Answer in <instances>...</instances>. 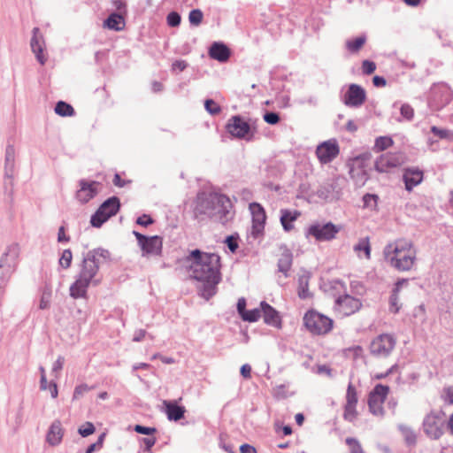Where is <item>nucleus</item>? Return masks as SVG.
Instances as JSON below:
<instances>
[{
	"label": "nucleus",
	"mask_w": 453,
	"mask_h": 453,
	"mask_svg": "<svg viewBox=\"0 0 453 453\" xmlns=\"http://www.w3.org/2000/svg\"><path fill=\"white\" fill-rule=\"evenodd\" d=\"M190 261L191 277L201 284L198 292L205 300L217 293V286L221 280L220 257L215 253H206L194 250L187 257Z\"/></svg>",
	"instance_id": "1"
},
{
	"label": "nucleus",
	"mask_w": 453,
	"mask_h": 453,
	"mask_svg": "<svg viewBox=\"0 0 453 453\" xmlns=\"http://www.w3.org/2000/svg\"><path fill=\"white\" fill-rule=\"evenodd\" d=\"M111 261V252L104 248H96L83 253L79 273L69 288L70 296L73 299L86 298L88 287L96 286L100 282L96 279L100 267Z\"/></svg>",
	"instance_id": "2"
},
{
	"label": "nucleus",
	"mask_w": 453,
	"mask_h": 453,
	"mask_svg": "<svg viewBox=\"0 0 453 453\" xmlns=\"http://www.w3.org/2000/svg\"><path fill=\"white\" fill-rule=\"evenodd\" d=\"M231 208V201L226 195L213 193L202 199L194 212L196 219L200 215H205L225 224L230 218Z\"/></svg>",
	"instance_id": "3"
},
{
	"label": "nucleus",
	"mask_w": 453,
	"mask_h": 453,
	"mask_svg": "<svg viewBox=\"0 0 453 453\" xmlns=\"http://www.w3.org/2000/svg\"><path fill=\"white\" fill-rule=\"evenodd\" d=\"M303 324L311 334L318 335L327 334L333 327L331 319L312 310L305 313Z\"/></svg>",
	"instance_id": "4"
},
{
	"label": "nucleus",
	"mask_w": 453,
	"mask_h": 453,
	"mask_svg": "<svg viewBox=\"0 0 453 453\" xmlns=\"http://www.w3.org/2000/svg\"><path fill=\"white\" fill-rule=\"evenodd\" d=\"M445 424V414L442 411H432L425 417L423 429L429 438L436 440L442 435Z\"/></svg>",
	"instance_id": "5"
},
{
	"label": "nucleus",
	"mask_w": 453,
	"mask_h": 453,
	"mask_svg": "<svg viewBox=\"0 0 453 453\" xmlns=\"http://www.w3.org/2000/svg\"><path fill=\"white\" fill-rule=\"evenodd\" d=\"M226 129L234 138L250 142L254 137V131L250 125L240 115L232 116L228 119Z\"/></svg>",
	"instance_id": "6"
},
{
	"label": "nucleus",
	"mask_w": 453,
	"mask_h": 453,
	"mask_svg": "<svg viewBox=\"0 0 453 453\" xmlns=\"http://www.w3.org/2000/svg\"><path fill=\"white\" fill-rule=\"evenodd\" d=\"M396 344L395 338L389 334H382L374 338L370 344V352L376 357H388Z\"/></svg>",
	"instance_id": "7"
},
{
	"label": "nucleus",
	"mask_w": 453,
	"mask_h": 453,
	"mask_svg": "<svg viewBox=\"0 0 453 453\" xmlns=\"http://www.w3.org/2000/svg\"><path fill=\"white\" fill-rule=\"evenodd\" d=\"M138 245L142 251V256H160L163 249V239L158 235L146 236L137 231L133 232Z\"/></svg>",
	"instance_id": "8"
},
{
	"label": "nucleus",
	"mask_w": 453,
	"mask_h": 453,
	"mask_svg": "<svg viewBox=\"0 0 453 453\" xmlns=\"http://www.w3.org/2000/svg\"><path fill=\"white\" fill-rule=\"evenodd\" d=\"M342 226L332 222L325 224H313L309 226L307 234L314 237L318 242H330L335 239Z\"/></svg>",
	"instance_id": "9"
},
{
	"label": "nucleus",
	"mask_w": 453,
	"mask_h": 453,
	"mask_svg": "<svg viewBox=\"0 0 453 453\" xmlns=\"http://www.w3.org/2000/svg\"><path fill=\"white\" fill-rule=\"evenodd\" d=\"M389 392V387L377 384L370 392L368 397V406L370 411L376 416H382L384 414L383 403Z\"/></svg>",
	"instance_id": "10"
},
{
	"label": "nucleus",
	"mask_w": 453,
	"mask_h": 453,
	"mask_svg": "<svg viewBox=\"0 0 453 453\" xmlns=\"http://www.w3.org/2000/svg\"><path fill=\"white\" fill-rule=\"evenodd\" d=\"M362 303L358 298L349 295L340 296L334 302V311L342 317L354 314L360 310Z\"/></svg>",
	"instance_id": "11"
},
{
	"label": "nucleus",
	"mask_w": 453,
	"mask_h": 453,
	"mask_svg": "<svg viewBox=\"0 0 453 453\" xmlns=\"http://www.w3.org/2000/svg\"><path fill=\"white\" fill-rule=\"evenodd\" d=\"M366 100V92L360 85L352 83L348 87L345 92L342 102L350 108H358L362 106Z\"/></svg>",
	"instance_id": "12"
},
{
	"label": "nucleus",
	"mask_w": 453,
	"mask_h": 453,
	"mask_svg": "<svg viewBox=\"0 0 453 453\" xmlns=\"http://www.w3.org/2000/svg\"><path fill=\"white\" fill-rule=\"evenodd\" d=\"M250 210L252 215L251 234L257 238L263 233L265 229L266 214L263 206L258 203H251L250 204Z\"/></svg>",
	"instance_id": "13"
},
{
	"label": "nucleus",
	"mask_w": 453,
	"mask_h": 453,
	"mask_svg": "<svg viewBox=\"0 0 453 453\" xmlns=\"http://www.w3.org/2000/svg\"><path fill=\"white\" fill-rule=\"evenodd\" d=\"M389 265L396 269L397 271L406 272L410 271L416 260L415 253H400V254H389V256H384Z\"/></svg>",
	"instance_id": "14"
},
{
	"label": "nucleus",
	"mask_w": 453,
	"mask_h": 453,
	"mask_svg": "<svg viewBox=\"0 0 453 453\" xmlns=\"http://www.w3.org/2000/svg\"><path fill=\"white\" fill-rule=\"evenodd\" d=\"M339 146L336 142H324L317 147L316 155L322 164L332 162L339 154Z\"/></svg>",
	"instance_id": "15"
},
{
	"label": "nucleus",
	"mask_w": 453,
	"mask_h": 453,
	"mask_svg": "<svg viewBox=\"0 0 453 453\" xmlns=\"http://www.w3.org/2000/svg\"><path fill=\"white\" fill-rule=\"evenodd\" d=\"M79 185L80 189L76 193V197L80 202L86 203L97 195V186H99L100 183L98 181H88L82 179L79 181Z\"/></svg>",
	"instance_id": "16"
},
{
	"label": "nucleus",
	"mask_w": 453,
	"mask_h": 453,
	"mask_svg": "<svg viewBox=\"0 0 453 453\" xmlns=\"http://www.w3.org/2000/svg\"><path fill=\"white\" fill-rule=\"evenodd\" d=\"M19 255V247L18 244L10 245L6 251L3 254L0 264L1 266H5L6 273H13L18 265V258Z\"/></svg>",
	"instance_id": "17"
},
{
	"label": "nucleus",
	"mask_w": 453,
	"mask_h": 453,
	"mask_svg": "<svg viewBox=\"0 0 453 453\" xmlns=\"http://www.w3.org/2000/svg\"><path fill=\"white\" fill-rule=\"evenodd\" d=\"M403 162L401 156L386 153L379 157L375 161V169L380 173H387L390 169L399 166Z\"/></svg>",
	"instance_id": "18"
},
{
	"label": "nucleus",
	"mask_w": 453,
	"mask_h": 453,
	"mask_svg": "<svg viewBox=\"0 0 453 453\" xmlns=\"http://www.w3.org/2000/svg\"><path fill=\"white\" fill-rule=\"evenodd\" d=\"M261 311L263 313L264 322L275 327L281 326V319L279 311L265 301L260 303Z\"/></svg>",
	"instance_id": "19"
},
{
	"label": "nucleus",
	"mask_w": 453,
	"mask_h": 453,
	"mask_svg": "<svg viewBox=\"0 0 453 453\" xmlns=\"http://www.w3.org/2000/svg\"><path fill=\"white\" fill-rule=\"evenodd\" d=\"M40 29L38 27H34L33 29V36L31 38L30 46L32 51L35 54V58L37 61L41 65H44L46 62V58L43 55L44 50V41L42 35H39Z\"/></svg>",
	"instance_id": "20"
},
{
	"label": "nucleus",
	"mask_w": 453,
	"mask_h": 453,
	"mask_svg": "<svg viewBox=\"0 0 453 453\" xmlns=\"http://www.w3.org/2000/svg\"><path fill=\"white\" fill-rule=\"evenodd\" d=\"M15 169V148L12 144H8L5 149L4 157V179L10 180L9 184L12 185V178ZM5 185L7 182L5 181Z\"/></svg>",
	"instance_id": "21"
},
{
	"label": "nucleus",
	"mask_w": 453,
	"mask_h": 453,
	"mask_svg": "<svg viewBox=\"0 0 453 453\" xmlns=\"http://www.w3.org/2000/svg\"><path fill=\"white\" fill-rule=\"evenodd\" d=\"M280 250L282 252L278 259L277 267L278 271L288 278L293 264V253L286 245L281 246Z\"/></svg>",
	"instance_id": "22"
},
{
	"label": "nucleus",
	"mask_w": 453,
	"mask_h": 453,
	"mask_svg": "<svg viewBox=\"0 0 453 453\" xmlns=\"http://www.w3.org/2000/svg\"><path fill=\"white\" fill-rule=\"evenodd\" d=\"M231 55L230 49L223 42H215L209 49V56L219 62H226Z\"/></svg>",
	"instance_id": "23"
},
{
	"label": "nucleus",
	"mask_w": 453,
	"mask_h": 453,
	"mask_svg": "<svg viewBox=\"0 0 453 453\" xmlns=\"http://www.w3.org/2000/svg\"><path fill=\"white\" fill-rule=\"evenodd\" d=\"M403 178L406 190L411 191L423 180V172L418 168H407L404 170Z\"/></svg>",
	"instance_id": "24"
},
{
	"label": "nucleus",
	"mask_w": 453,
	"mask_h": 453,
	"mask_svg": "<svg viewBox=\"0 0 453 453\" xmlns=\"http://www.w3.org/2000/svg\"><path fill=\"white\" fill-rule=\"evenodd\" d=\"M165 407V414L170 421H179L184 418L186 409L184 406L179 405L176 401H166L163 402Z\"/></svg>",
	"instance_id": "25"
},
{
	"label": "nucleus",
	"mask_w": 453,
	"mask_h": 453,
	"mask_svg": "<svg viewBox=\"0 0 453 453\" xmlns=\"http://www.w3.org/2000/svg\"><path fill=\"white\" fill-rule=\"evenodd\" d=\"M301 273H302L298 276L297 295L300 299L305 300L312 296L309 291V283L311 278V273L305 269H302Z\"/></svg>",
	"instance_id": "26"
},
{
	"label": "nucleus",
	"mask_w": 453,
	"mask_h": 453,
	"mask_svg": "<svg viewBox=\"0 0 453 453\" xmlns=\"http://www.w3.org/2000/svg\"><path fill=\"white\" fill-rule=\"evenodd\" d=\"M63 437L62 425L59 420H55L50 425L46 434V441L49 444L55 446L60 443Z\"/></svg>",
	"instance_id": "27"
},
{
	"label": "nucleus",
	"mask_w": 453,
	"mask_h": 453,
	"mask_svg": "<svg viewBox=\"0 0 453 453\" xmlns=\"http://www.w3.org/2000/svg\"><path fill=\"white\" fill-rule=\"evenodd\" d=\"M412 247L411 242L405 240H397L394 243H388L383 250L384 256H389V254H400V253H411L410 250Z\"/></svg>",
	"instance_id": "28"
},
{
	"label": "nucleus",
	"mask_w": 453,
	"mask_h": 453,
	"mask_svg": "<svg viewBox=\"0 0 453 453\" xmlns=\"http://www.w3.org/2000/svg\"><path fill=\"white\" fill-rule=\"evenodd\" d=\"M120 207L119 199L117 196H111L106 199L97 209L102 214H105L106 218H111L117 214Z\"/></svg>",
	"instance_id": "29"
},
{
	"label": "nucleus",
	"mask_w": 453,
	"mask_h": 453,
	"mask_svg": "<svg viewBox=\"0 0 453 453\" xmlns=\"http://www.w3.org/2000/svg\"><path fill=\"white\" fill-rule=\"evenodd\" d=\"M301 213L298 211H289L287 209L280 210V223L286 232H289L294 228L293 222L296 221Z\"/></svg>",
	"instance_id": "30"
},
{
	"label": "nucleus",
	"mask_w": 453,
	"mask_h": 453,
	"mask_svg": "<svg viewBox=\"0 0 453 453\" xmlns=\"http://www.w3.org/2000/svg\"><path fill=\"white\" fill-rule=\"evenodd\" d=\"M104 26L115 31H120L125 26L124 19L119 13L113 12L104 20Z\"/></svg>",
	"instance_id": "31"
},
{
	"label": "nucleus",
	"mask_w": 453,
	"mask_h": 453,
	"mask_svg": "<svg viewBox=\"0 0 453 453\" xmlns=\"http://www.w3.org/2000/svg\"><path fill=\"white\" fill-rule=\"evenodd\" d=\"M355 252L359 253L363 251L366 259L371 258V245L369 237L361 238L353 247Z\"/></svg>",
	"instance_id": "32"
},
{
	"label": "nucleus",
	"mask_w": 453,
	"mask_h": 453,
	"mask_svg": "<svg viewBox=\"0 0 453 453\" xmlns=\"http://www.w3.org/2000/svg\"><path fill=\"white\" fill-rule=\"evenodd\" d=\"M55 112L62 117H71L75 113L73 106L64 101H58L56 104Z\"/></svg>",
	"instance_id": "33"
},
{
	"label": "nucleus",
	"mask_w": 453,
	"mask_h": 453,
	"mask_svg": "<svg viewBox=\"0 0 453 453\" xmlns=\"http://www.w3.org/2000/svg\"><path fill=\"white\" fill-rule=\"evenodd\" d=\"M398 428L408 445H414L417 441V434L416 433L408 426L399 425Z\"/></svg>",
	"instance_id": "34"
},
{
	"label": "nucleus",
	"mask_w": 453,
	"mask_h": 453,
	"mask_svg": "<svg viewBox=\"0 0 453 453\" xmlns=\"http://www.w3.org/2000/svg\"><path fill=\"white\" fill-rule=\"evenodd\" d=\"M365 41L366 37L365 35L356 37L355 39L352 40H348L346 42V48L349 52H357L365 43Z\"/></svg>",
	"instance_id": "35"
},
{
	"label": "nucleus",
	"mask_w": 453,
	"mask_h": 453,
	"mask_svg": "<svg viewBox=\"0 0 453 453\" xmlns=\"http://www.w3.org/2000/svg\"><path fill=\"white\" fill-rule=\"evenodd\" d=\"M362 200L364 208L376 211L379 200V196L377 195L367 193L364 195Z\"/></svg>",
	"instance_id": "36"
},
{
	"label": "nucleus",
	"mask_w": 453,
	"mask_h": 453,
	"mask_svg": "<svg viewBox=\"0 0 453 453\" xmlns=\"http://www.w3.org/2000/svg\"><path fill=\"white\" fill-rule=\"evenodd\" d=\"M261 308H256L252 310H247L244 314H242V319L244 321L248 322H256L261 317Z\"/></svg>",
	"instance_id": "37"
},
{
	"label": "nucleus",
	"mask_w": 453,
	"mask_h": 453,
	"mask_svg": "<svg viewBox=\"0 0 453 453\" xmlns=\"http://www.w3.org/2000/svg\"><path fill=\"white\" fill-rule=\"evenodd\" d=\"M73 253L70 249H66L62 252L59 258V265L64 269H68L72 265Z\"/></svg>",
	"instance_id": "38"
},
{
	"label": "nucleus",
	"mask_w": 453,
	"mask_h": 453,
	"mask_svg": "<svg viewBox=\"0 0 453 453\" xmlns=\"http://www.w3.org/2000/svg\"><path fill=\"white\" fill-rule=\"evenodd\" d=\"M357 403V391L354 386L349 383L347 388V394H346V404L345 405H350V406H356Z\"/></svg>",
	"instance_id": "39"
},
{
	"label": "nucleus",
	"mask_w": 453,
	"mask_h": 453,
	"mask_svg": "<svg viewBox=\"0 0 453 453\" xmlns=\"http://www.w3.org/2000/svg\"><path fill=\"white\" fill-rule=\"evenodd\" d=\"M431 132L437 137L441 138V139H446V140H449V141H452L453 140V132L448 130V129H443V128H440V127H437L435 126L432 127H431Z\"/></svg>",
	"instance_id": "40"
},
{
	"label": "nucleus",
	"mask_w": 453,
	"mask_h": 453,
	"mask_svg": "<svg viewBox=\"0 0 453 453\" xmlns=\"http://www.w3.org/2000/svg\"><path fill=\"white\" fill-rule=\"evenodd\" d=\"M109 218H106L105 214H102L101 211H97L91 216L90 223L94 227H100L107 221Z\"/></svg>",
	"instance_id": "41"
},
{
	"label": "nucleus",
	"mask_w": 453,
	"mask_h": 453,
	"mask_svg": "<svg viewBox=\"0 0 453 453\" xmlns=\"http://www.w3.org/2000/svg\"><path fill=\"white\" fill-rule=\"evenodd\" d=\"M203 14L200 9H194L189 12L188 19L191 25L199 26L203 20Z\"/></svg>",
	"instance_id": "42"
},
{
	"label": "nucleus",
	"mask_w": 453,
	"mask_h": 453,
	"mask_svg": "<svg viewBox=\"0 0 453 453\" xmlns=\"http://www.w3.org/2000/svg\"><path fill=\"white\" fill-rule=\"evenodd\" d=\"M204 108L211 115H217L221 111V107L212 99L205 100Z\"/></svg>",
	"instance_id": "43"
},
{
	"label": "nucleus",
	"mask_w": 453,
	"mask_h": 453,
	"mask_svg": "<svg viewBox=\"0 0 453 453\" xmlns=\"http://www.w3.org/2000/svg\"><path fill=\"white\" fill-rule=\"evenodd\" d=\"M393 144V140L390 137L380 136L375 141V147L380 150H384Z\"/></svg>",
	"instance_id": "44"
},
{
	"label": "nucleus",
	"mask_w": 453,
	"mask_h": 453,
	"mask_svg": "<svg viewBox=\"0 0 453 453\" xmlns=\"http://www.w3.org/2000/svg\"><path fill=\"white\" fill-rule=\"evenodd\" d=\"M346 444L349 447L350 453H363L362 447L357 439L348 437Z\"/></svg>",
	"instance_id": "45"
},
{
	"label": "nucleus",
	"mask_w": 453,
	"mask_h": 453,
	"mask_svg": "<svg viewBox=\"0 0 453 453\" xmlns=\"http://www.w3.org/2000/svg\"><path fill=\"white\" fill-rule=\"evenodd\" d=\"M166 21L169 27H176L180 24V15L176 12H171L166 17Z\"/></svg>",
	"instance_id": "46"
},
{
	"label": "nucleus",
	"mask_w": 453,
	"mask_h": 453,
	"mask_svg": "<svg viewBox=\"0 0 453 453\" xmlns=\"http://www.w3.org/2000/svg\"><path fill=\"white\" fill-rule=\"evenodd\" d=\"M399 296L397 292L392 291V294L389 297V311L393 313H397L400 310V306L398 305Z\"/></svg>",
	"instance_id": "47"
},
{
	"label": "nucleus",
	"mask_w": 453,
	"mask_h": 453,
	"mask_svg": "<svg viewBox=\"0 0 453 453\" xmlns=\"http://www.w3.org/2000/svg\"><path fill=\"white\" fill-rule=\"evenodd\" d=\"M94 432H95V426L91 422H86L78 430V433L82 437H87V436L92 434Z\"/></svg>",
	"instance_id": "48"
},
{
	"label": "nucleus",
	"mask_w": 453,
	"mask_h": 453,
	"mask_svg": "<svg viewBox=\"0 0 453 453\" xmlns=\"http://www.w3.org/2000/svg\"><path fill=\"white\" fill-rule=\"evenodd\" d=\"M280 118V115L279 113L277 112H274V111H266L265 114H264V120L267 123V124H270V125H276L277 123H279Z\"/></svg>",
	"instance_id": "49"
},
{
	"label": "nucleus",
	"mask_w": 453,
	"mask_h": 453,
	"mask_svg": "<svg viewBox=\"0 0 453 453\" xmlns=\"http://www.w3.org/2000/svg\"><path fill=\"white\" fill-rule=\"evenodd\" d=\"M356 406L345 405L343 417L348 421H353L357 417Z\"/></svg>",
	"instance_id": "50"
},
{
	"label": "nucleus",
	"mask_w": 453,
	"mask_h": 453,
	"mask_svg": "<svg viewBox=\"0 0 453 453\" xmlns=\"http://www.w3.org/2000/svg\"><path fill=\"white\" fill-rule=\"evenodd\" d=\"M50 296H51V292L50 290L43 291L42 297L40 299V303H39V308L41 310H45L50 307Z\"/></svg>",
	"instance_id": "51"
},
{
	"label": "nucleus",
	"mask_w": 453,
	"mask_h": 453,
	"mask_svg": "<svg viewBox=\"0 0 453 453\" xmlns=\"http://www.w3.org/2000/svg\"><path fill=\"white\" fill-rule=\"evenodd\" d=\"M400 112H401V115L408 120L412 119V118L414 116L413 108L410 104H404L401 106Z\"/></svg>",
	"instance_id": "52"
},
{
	"label": "nucleus",
	"mask_w": 453,
	"mask_h": 453,
	"mask_svg": "<svg viewBox=\"0 0 453 453\" xmlns=\"http://www.w3.org/2000/svg\"><path fill=\"white\" fill-rule=\"evenodd\" d=\"M376 69V65L374 62L370 60H364L362 63V71L364 74L369 75L372 74Z\"/></svg>",
	"instance_id": "53"
},
{
	"label": "nucleus",
	"mask_w": 453,
	"mask_h": 453,
	"mask_svg": "<svg viewBox=\"0 0 453 453\" xmlns=\"http://www.w3.org/2000/svg\"><path fill=\"white\" fill-rule=\"evenodd\" d=\"M89 390V388L87 384H81L75 387L73 395V400H77L81 398L85 393Z\"/></svg>",
	"instance_id": "54"
},
{
	"label": "nucleus",
	"mask_w": 453,
	"mask_h": 453,
	"mask_svg": "<svg viewBox=\"0 0 453 453\" xmlns=\"http://www.w3.org/2000/svg\"><path fill=\"white\" fill-rule=\"evenodd\" d=\"M134 431L141 434L152 435L154 433L157 432V429L155 427L135 425Z\"/></svg>",
	"instance_id": "55"
},
{
	"label": "nucleus",
	"mask_w": 453,
	"mask_h": 453,
	"mask_svg": "<svg viewBox=\"0 0 453 453\" xmlns=\"http://www.w3.org/2000/svg\"><path fill=\"white\" fill-rule=\"evenodd\" d=\"M226 244L227 245V248L230 250L231 252H235L238 249V242L237 238H235L234 235H229L226 238L225 241Z\"/></svg>",
	"instance_id": "56"
},
{
	"label": "nucleus",
	"mask_w": 453,
	"mask_h": 453,
	"mask_svg": "<svg viewBox=\"0 0 453 453\" xmlns=\"http://www.w3.org/2000/svg\"><path fill=\"white\" fill-rule=\"evenodd\" d=\"M136 223L142 226H148L153 223V219L150 215L142 214L137 218Z\"/></svg>",
	"instance_id": "57"
},
{
	"label": "nucleus",
	"mask_w": 453,
	"mask_h": 453,
	"mask_svg": "<svg viewBox=\"0 0 453 453\" xmlns=\"http://www.w3.org/2000/svg\"><path fill=\"white\" fill-rule=\"evenodd\" d=\"M69 241H70V236L65 234V226H59L58 233V242H68Z\"/></svg>",
	"instance_id": "58"
},
{
	"label": "nucleus",
	"mask_w": 453,
	"mask_h": 453,
	"mask_svg": "<svg viewBox=\"0 0 453 453\" xmlns=\"http://www.w3.org/2000/svg\"><path fill=\"white\" fill-rule=\"evenodd\" d=\"M220 446L227 453H234L235 446L226 442L223 437H220Z\"/></svg>",
	"instance_id": "59"
},
{
	"label": "nucleus",
	"mask_w": 453,
	"mask_h": 453,
	"mask_svg": "<svg viewBox=\"0 0 453 453\" xmlns=\"http://www.w3.org/2000/svg\"><path fill=\"white\" fill-rule=\"evenodd\" d=\"M188 66V63L185 60H175L172 65L173 71L179 70L180 72L184 71Z\"/></svg>",
	"instance_id": "60"
},
{
	"label": "nucleus",
	"mask_w": 453,
	"mask_h": 453,
	"mask_svg": "<svg viewBox=\"0 0 453 453\" xmlns=\"http://www.w3.org/2000/svg\"><path fill=\"white\" fill-rule=\"evenodd\" d=\"M65 358L62 356H59L58 359L55 361L52 366V372H58L63 369Z\"/></svg>",
	"instance_id": "61"
},
{
	"label": "nucleus",
	"mask_w": 453,
	"mask_h": 453,
	"mask_svg": "<svg viewBox=\"0 0 453 453\" xmlns=\"http://www.w3.org/2000/svg\"><path fill=\"white\" fill-rule=\"evenodd\" d=\"M246 311H247L246 310V300L244 297H241L238 299V302H237V311L240 314V316L242 317V314H244Z\"/></svg>",
	"instance_id": "62"
},
{
	"label": "nucleus",
	"mask_w": 453,
	"mask_h": 453,
	"mask_svg": "<svg viewBox=\"0 0 453 453\" xmlns=\"http://www.w3.org/2000/svg\"><path fill=\"white\" fill-rule=\"evenodd\" d=\"M372 83L375 87L377 88H381V87H385L386 84H387V81L384 77L382 76H379V75H375L373 78H372Z\"/></svg>",
	"instance_id": "63"
},
{
	"label": "nucleus",
	"mask_w": 453,
	"mask_h": 453,
	"mask_svg": "<svg viewBox=\"0 0 453 453\" xmlns=\"http://www.w3.org/2000/svg\"><path fill=\"white\" fill-rule=\"evenodd\" d=\"M242 376L245 379H250L251 377V367L250 365L245 364L242 365L240 370Z\"/></svg>",
	"instance_id": "64"
}]
</instances>
